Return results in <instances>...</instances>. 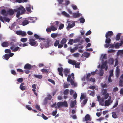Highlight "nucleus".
Returning a JSON list of instances; mask_svg holds the SVG:
<instances>
[{
    "mask_svg": "<svg viewBox=\"0 0 123 123\" xmlns=\"http://www.w3.org/2000/svg\"><path fill=\"white\" fill-rule=\"evenodd\" d=\"M71 6L72 8L74 10H76L78 9L77 7V6L74 4H72L71 5Z\"/></svg>",
    "mask_w": 123,
    "mask_h": 123,
    "instance_id": "c9c22d12",
    "label": "nucleus"
},
{
    "mask_svg": "<svg viewBox=\"0 0 123 123\" xmlns=\"http://www.w3.org/2000/svg\"><path fill=\"white\" fill-rule=\"evenodd\" d=\"M102 94L103 95L107 94L108 93H107V90L106 89H104L102 91Z\"/></svg>",
    "mask_w": 123,
    "mask_h": 123,
    "instance_id": "a18cd8bd",
    "label": "nucleus"
},
{
    "mask_svg": "<svg viewBox=\"0 0 123 123\" xmlns=\"http://www.w3.org/2000/svg\"><path fill=\"white\" fill-rule=\"evenodd\" d=\"M118 104V101L117 100L116 103H115L114 105L113 106V108H114L116 107Z\"/></svg>",
    "mask_w": 123,
    "mask_h": 123,
    "instance_id": "0e129e2a",
    "label": "nucleus"
},
{
    "mask_svg": "<svg viewBox=\"0 0 123 123\" xmlns=\"http://www.w3.org/2000/svg\"><path fill=\"white\" fill-rule=\"evenodd\" d=\"M80 63L79 62H77V63L76 62L75 65V67L76 68H80Z\"/></svg>",
    "mask_w": 123,
    "mask_h": 123,
    "instance_id": "a19ab883",
    "label": "nucleus"
},
{
    "mask_svg": "<svg viewBox=\"0 0 123 123\" xmlns=\"http://www.w3.org/2000/svg\"><path fill=\"white\" fill-rule=\"evenodd\" d=\"M30 41L29 44L32 46H37L38 43L37 42L35 41V39H34L31 37L29 39Z\"/></svg>",
    "mask_w": 123,
    "mask_h": 123,
    "instance_id": "7ed1b4c3",
    "label": "nucleus"
},
{
    "mask_svg": "<svg viewBox=\"0 0 123 123\" xmlns=\"http://www.w3.org/2000/svg\"><path fill=\"white\" fill-rule=\"evenodd\" d=\"M27 35L26 33L24 31H21V35L23 36H25Z\"/></svg>",
    "mask_w": 123,
    "mask_h": 123,
    "instance_id": "774afa93",
    "label": "nucleus"
},
{
    "mask_svg": "<svg viewBox=\"0 0 123 123\" xmlns=\"http://www.w3.org/2000/svg\"><path fill=\"white\" fill-rule=\"evenodd\" d=\"M19 49H20L19 47H18L17 46L15 48H14L12 50L14 52H16L18 51Z\"/></svg>",
    "mask_w": 123,
    "mask_h": 123,
    "instance_id": "de8ad7c7",
    "label": "nucleus"
},
{
    "mask_svg": "<svg viewBox=\"0 0 123 123\" xmlns=\"http://www.w3.org/2000/svg\"><path fill=\"white\" fill-rule=\"evenodd\" d=\"M19 88L22 91H24L26 89V87L25 86H20Z\"/></svg>",
    "mask_w": 123,
    "mask_h": 123,
    "instance_id": "473e14b6",
    "label": "nucleus"
},
{
    "mask_svg": "<svg viewBox=\"0 0 123 123\" xmlns=\"http://www.w3.org/2000/svg\"><path fill=\"white\" fill-rule=\"evenodd\" d=\"M104 95V99H106L109 97V95L108 93H107V94H105Z\"/></svg>",
    "mask_w": 123,
    "mask_h": 123,
    "instance_id": "e2e57ef3",
    "label": "nucleus"
},
{
    "mask_svg": "<svg viewBox=\"0 0 123 123\" xmlns=\"http://www.w3.org/2000/svg\"><path fill=\"white\" fill-rule=\"evenodd\" d=\"M9 43L7 42H5L1 43V45L3 47H7L9 45Z\"/></svg>",
    "mask_w": 123,
    "mask_h": 123,
    "instance_id": "a211bd4d",
    "label": "nucleus"
},
{
    "mask_svg": "<svg viewBox=\"0 0 123 123\" xmlns=\"http://www.w3.org/2000/svg\"><path fill=\"white\" fill-rule=\"evenodd\" d=\"M34 37L37 39H38L39 40H42L43 41V40L44 38H43L41 37H40L39 36L36 34H35L34 35Z\"/></svg>",
    "mask_w": 123,
    "mask_h": 123,
    "instance_id": "412c9836",
    "label": "nucleus"
},
{
    "mask_svg": "<svg viewBox=\"0 0 123 123\" xmlns=\"http://www.w3.org/2000/svg\"><path fill=\"white\" fill-rule=\"evenodd\" d=\"M88 92L89 94L93 96L95 95V92L94 91H92L91 90H88Z\"/></svg>",
    "mask_w": 123,
    "mask_h": 123,
    "instance_id": "bb28decb",
    "label": "nucleus"
},
{
    "mask_svg": "<svg viewBox=\"0 0 123 123\" xmlns=\"http://www.w3.org/2000/svg\"><path fill=\"white\" fill-rule=\"evenodd\" d=\"M35 107L38 110L41 111V109H40V107L39 106L36 105L35 106Z\"/></svg>",
    "mask_w": 123,
    "mask_h": 123,
    "instance_id": "338daca9",
    "label": "nucleus"
},
{
    "mask_svg": "<svg viewBox=\"0 0 123 123\" xmlns=\"http://www.w3.org/2000/svg\"><path fill=\"white\" fill-rule=\"evenodd\" d=\"M73 17L75 18H78L80 16V15L79 13H74L73 15Z\"/></svg>",
    "mask_w": 123,
    "mask_h": 123,
    "instance_id": "a878e982",
    "label": "nucleus"
},
{
    "mask_svg": "<svg viewBox=\"0 0 123 123\" xmlns=\"http://www.w3.org/2000/svg\"><path fill=\"white\" fill-rule=\"evenodd\" d=\"M9 44L11 46L10 49L12 50L15 46L18 45V43L17 42H12L9 43Z\"/></svg>",
    "mask_w": 123,
    "mask_h": 123,
    "instance_id": "423d86ee",
    "label": "nucleus"
},
{
    "mask_svg": "<svg viewBox=\"0 0 123 123\" xmlns=\"http://www.w3.org/2000/svg\"><path fill=\"white\" fill-rule=\"evenodd\" d=\"M85 119L86 121L91 120V119L89 114L86 115L85 117Z\"/></svg>",
    "mask_w": 123,
    "mask_h": 123,
    "instance_id": "4be33fe9",
    "label": "nucleus"
},
{
    "mask_svg": "<svg viewBox=\"0 0 123 123\" xmlns=\"http://www.w3.org/2000/svg\"><path fill=\"white\" fill-rule=\"evenodd\" d=\"M4 57L5 59L6 60H7L10 57L9 55L8 54H5L4 56Z\"/></svg>",
    "mask_w": 123,
    "mask_h": 123,
    "instance_id": "7c9ffc66",
    "label": "nucleus"
},
{
    "mask_svg": "<svg viewBox=\"0 0 123 123\" xmlns=\"http://www.w3.org/2000/svg\"><path fill=\"white\" fill-rule=\"evenodd\" d=\"M48 80L52 83L53 84L55 85V81L53 80H52L51 79H49Z\"/></svg>",
    "mask_w": 123,
    "mask_h": 123,
    "instance_id": "bf43d9fd",
    "label": "nucleus"
},
{
    "mask_svg": "<svg viewBox=\"0 0 123 123\" xmlns=\"http://www.w3.org/2000/svg\"><path fill=\"white\" fill-rule=\"evenodd\" d=\"M57 112V111L56 110H55L54 111H53L52 113V115L53 116H55V115Z\"/></svg>",
    "mask_w": 123,
    "mask_h": 123,
    "instance_id": "69168bd1",
    "label": "nucleus"
},
{
    "mask_svg": "<svg viewBox=\"0 0 123 123\" xmlns=\"http://www.w3.org/2000/svg\"><path fill=\"white\" fill-rule=\"evenodd\" d=\"M70 72V69L66 68L64 69L63 72L64 73L65 76L66 77L68 75V74Z\"/></svg>",
    "mask_w": 123,
    "mask_h": 123,
    "instance_id": "9d476101",
    "label": "nucleus"
},
{
    "mask_svg": "<svg viewBox=\"0 0 123 123\" xmlns=\"http://www.w3.org/2000/svg\"><path fill=\"white\" fill-rule=\"evenodd\" d=\"M43 41L40 43V47L41 49H43L44 47L46 48L52 45V42L49 39L44 38Z\"/></svg>",
    "mask_w": 123,
    "mask_h": 123,
    "instance_id": "f257e3e1",
    "label": "nucleus"
},
{
    "mask_svg": "<svg viewBox=\"0 0 123 123\" xmlns=\"http://www.w3.org/2000/svg\"><path fill=\"white\" fill-rule=\"evenodd\" d=\"M56 105L58 108H60L61 107H62L61 102H58L56 104Z\"/></svg>",
    "mask_w": 123,
    "mask_h": 123,
    "instance_id": "09e8293b",
    "label": "nucleus"
},
{
    "mask_svg": "<svg viewBox=\"0 0 123 123\" xmlns=\"http://www.w3.org/2000/svg\"><path fill=\"white\" fill-rule=\"evenodd\" d=\"M90 76L91 74H88L87 75L86 78V79L87 81H89V80L90 79L89 78L90 77Z\"/></svg>",
    "mask_w": 123,
    "mask_h": 123,
    "instance_id": "603ef678",
    "label": "nucleus"
},
{
    "mask_svg": "<svg viewBox=\"0 0 123 123\" xmlns=\"http://www.w3.org/2000/svg\"><path fill=\"white\" fill-rule=\"evenodd\" d=\"M112 117L115 118H117V115L116 113L115 112H113L112 113Z\"/></svg>",
    "mask_w": 123,
    "mask_h": 123,
    "instance_id": "c756f323",
    "label": "nucleus"
},
{
    "mask_svg": "<svg viewBox=\"0 0 123 123\" xmlns=\"http://www.w3.org/2000/svg\"><path fill=\"white\" fill-rule=\"evenodd\" d=\"M80 22L82 23H84L85 21V19L84 18H81L80 19Z\"/></svg>",
    "mask_w": 123,
    "mask_h": 123,
    "instance_id": "6e6d98bb",
    "label": "nucleus"
},
{
    "mask_svg": "<svg viewBox=\"0 0 123 123\" xmlns=\"http://www.w3.org/2000/svg\"><path fill=\"white\" fill-rule=\"evenodd\" d=\"M120 74V70L118 66L116 67V77L117 78H118L119 77Z\"/></svg>",
    "mask_w": 123,
    "mask_h": 123,
    "instance_id": "f8f14e48",
    "label": "nucleus"
},
{
    "mask_svg": "<svg viewBox=\"0 0 123 123\" xmlns=\"http://www.w3.org/2000/svg\"><path fill=\"white\" fill-rule=\"evenodd\" d=\"M113 58H110L108 61V63L111 65L113 63Z\"/></svg>",
    "mask_w": 123,
    "mask_h": 123,
    "instance_id": "c85d7f7f",
    "label": "nucleus"
},
{
    "mask_svg": "<svg viewBox=\"0 0 123 123\" xmlns=\"http://www.w3.org/2000/svg\"><path fill=\"white\" fill-rule=\"evenodd\" d=\"M48 99L47 98H45L43 102V105H46L48 103Z\"/></svg>",
    "mask_w": 123,
    "mask_h": 123,
    "instance_id": "cd10ccee",
    "label": "nucleus"
},
{
    "mask_svg": "<svg viewBox=\"0 0 123 123\" xmlns=\"http://www.w3.org/2000/svg\"><path fill=\"white\" fill-rule=\"evenodd\" d=\"M41 71L43 73H45L46 74L48 73V71L46 69H41Z\"/></svg>",
    "mask_w": 123,
    "mask_h": 123,
    "instance_id": "4d7b16f0",
    "label": "nucleus"
},
{
    "mask_svg": "<svg viewBox=\"0 0 123 123\" xmlns=\"http://www.w3.org/2000/svg\"><path fill=\"white\" fill-rule=\"evenodd\" d=\"M62 14L63 15H64L65 16L67 17H68L69 16V14H68L65 11L62 12Z\"/></svg>",
    "mask_w": 123,
    "mask_h": 123,
    "instance_id": "37998d69",
    "label": "nucleus"
},
{
    "mask_svg": "<svg viewBox=\"0 0 123 123\" xmlns=\"http://www.w3.org/2000/svg\"><path fill=\"white\" fill-rule=\"evenodd\" d=\"M113 35V33L111 31H108L107 33H106L105 37L106 38L111 37V36Z\"/></svg>",
    "mask_w": 123,
    "mask_h": 123,
    "instance_id": "0eeeda50",
    "label": "nucleus"
},
{
    "mask_svg": "<svg viewBox=\"0 0 123 123\" xmlns=\"http://www.w3.org/2000/svg\"><path fill=\"white\" fill-rule=\"evenodd\" d=\"M17 81L19 83H22L23 81V79L22 78H20L17 79Z\"/></svg>",
    "mask_w": 123,
    "mask_h": 123,
    "instance_id": "5fc2aeb1",
    "label": "nucleus"
},
{
    "mask_svg": "<svg viewBox=\"0 0 123 123\" xmlns=\"http://www.w3.org/2000/svg\"><path fill=\"white\" fill-rule=\"evenodd\" d=\"M87 100L88 99H87L86 98L83 101V102L81 103V105L82 107H83L86 105L87 102Z\"/></svg>",
    "mask_w": 123,
    "mask_h": 123,
    "instance_id": "aec40b11",
    "label": "nucleus"
},
{
    "mask_svg": "<svg viewBox=\"0 0 123 123\" xmlns=\"http://www.w3.org/2000/svg\"><path fill=\"white\" fill-rule=\"evenodd\" d=\"M34 77L35 78H37L39 79H41L42 78L43 76L42 75H37L34 74L33 75Z\"/></svg>",
    "mask_w": 123,
    "mask_h": 123,
    "instance_id": "dca6fc26",
    "label": "nucleus"
},
{
    "mask_svg": "<svg viewBox=\"0 0 123 123\" xmlns=\"http://www.w3.org/2000/svg\"><path fill=\"white\" fill-rule=\"evenodd\" d=\"M76 62V61L75 60H69L68 61V63L69 64L73 65H74L75 64V63Z\"/></svg>",
    "mask_w": 123,
    "mask_h": 123,
    "instance_id": "4468645a",
    "label": "nucleus"
},
{
    "mask_svg": "<svg viewBox=\"0 0 123 123\" xmlns=\"http://www.w3.org/2000/svg\"><path fill=\"white\" fill-rule=\"evenodd\" d=\"M110 75L109 76L112 77L113 76V70H111L109 71Z\"/></svg>",
    "mask_w": 123,
    "mask_h": 123,
    "instance_id": "c03bdc74",
    "label": "nucleus"
},
{
    "mask_svg": "<svg viewBox=\"0 0 123 123\" xmlns=\"http://www.w3.org/2000/svg\"><path fill=\"white\" fill-rule=\"evenodd\" d=\"M50 28L52 31H54L57 30V27L53 25H51L50 27Z\"/></svg>",
    "mask_w": 123,
    "mask_h": 123,
    "instance_id": "f3484780",
    "label": "nucleus"
},
{
    "mask_svg": "<svg viewBox=\"0 0 123 123\" xmlns=\"http://www.w3.org/2000/svg\"><path fill=\"white\" fill-rule=\"evenodd\" d=\"M58 35V34L56 33H53L51 34V36L52 38H54L56 37Z\"/></svg>",
    "mask_w": 123,
    "mask_h": 123,
    "instance_id": "72a5a7b5",
    "label": "nucleus"
},
{
    "mask_svg": "<svg viewBox=\"0 0 123 123\" xmlns=\"http://www.w3.org/2000/svg\"><path fill=\"white\" fill-rule=\"evenodd\" d=\"M60 41L59 40H56L54 43V45L55 47H56L59 44Z\"/></svg>",
    "mask_w": 123,
    "mask_h": 123,
    "instance_id": "2f4dec72",
    "label": "nucleus"
},
{
    "mask_svg": "<svg viewBox=\"0 0 123 123\" xmlns=\"http://www.w3.org/2000/svg\"><path fill=\"white\" fill-rule=\"evenodd\" d=\"M121 34H120L118 33L116 36V40H119L120 38V36Z\"/></svg>",
    "mask_w": 123,
    "mask_h": 123,
    "instance_id": "49530a36",
    "label": "nucleus"
},
{
    "mask_svg": "<svg viewBox=\"0 0 123 123\" xmlns=\"http://www.w3.org/2000/svg\"><path fill=\"white\" fill-rule=\"evenodd\" d=\"M57 70L59 72V74L62 77H63V74L62 73V72L63 70V69L62 67L59 68H58Z\"/></svg>",
    "mask_w": 123,
    "mask_h": 123,
    "instance_id": "1a4fd4ad",
    "label": "nucleus"
},
{
    "mask_svg": "<svg viewBox=\"0 0 123 123\" xmlns=\"http://www.w3.org/2000/svg\"><path fill=\"white\" fill-rule=\"evenodd\" d=\"M61 103L62 107H68V103L66 101H65L63 102H61Z\"/></svg>",
    "mask_w": 123,
    "mask_h": 123,
    "instance_id": "6ab92c4d",
    "label": "nucleus"
},
{
    "mask_svg": "<svg viewBox=\"0 0 123 123\" xmlns=\"http://www.w3.org/2000/svg\"><path fill=\"white\" fill-rule=\"evenodd\" d=\"M75 104L74 103V101H71V103L70 104V107L72 108H73L74 107Z\"/></svg>",
    "mask_w": 123,
    "mask_h": 123,
    "instance_id": "ea45409f",
    "label": "nucleus"
},
{
    "mask_svg": "<svg viewBox=\"0 0 123 123\" xmlns=\"http://www.w3.org/2000/svg\"><path fill=\"white\" fill-rule=\"evenodd\" d=\"M30 106L28 105H26L25 106V107L28 110L31 111L32 109V108L30 107Z\"/></svg>",
    "mask_w": 123,
    "mask_h": 123,
    "instance_id": "052dcab7",
    "label": "nucleus"
},
{
    "mask_svg": "<svg viewBox=\"0 0 123 123\" xmlns=\"http://www.w3.org/2000/svg\"><path fill=\"white\" fill-rule=\"evenodd\" d=\"M69 90L68 89H65L63 92V94L64 95H67L68 93Z\"/></svg>",
    "mask_w": 123,
    "mask_h": 123,
    "instance_id": "58836bf2",
    "label": "nucleus"
},
{
    "mask_svg": "<svg viewBox=\"0 0 123 123\" xmlns=\"http://www.w3.org/2000/svg\"><path fill=\"white\" fill-rule=\"evenodd\" d=\"M106 61H105L104 64H102L101 66V69H104L105 67L106 66Z\"/></svg>",
    "mask_w": 123,
    "mask_h": 123,
    "instance_id": "8fccbe9b",
    "label": "nucleus"
},
{
    "mask_svg": "<svg viewBox=\"0 0 123 123\" xmlns=\"http://www.w3.org/2000/svg\"><path fill=\"white\" fill-rule=\"evenodd\" d=\"M70 85V84L64 83L63 85V86L64 88H67Z\"/></svg>",
    "mask_w": 123,
    "mask_h": 123,
    "instance_id": "13d9d810",
    "label": "nucleus"
},
{
    "mask_svg": "<svg viewBox=\"0 0 123 123\" xmlns=\"http://www.w3.org/2000/svg\"><path fill=\"white\" fill-rule=\"evenodd\" d=\"M75 25V24L74 23H72L71 24L70 23H68L67 28V29L72 28Z\"/></svg>",
    "mask_w": 123,
    "mask_h": 123,
    "instance_id": "2eb2a0df",
    "label": "nucleus"
},
{
    "mask_svg": "<svg viewBox=\"0 0 123 123\" xmlns=\"http://www.w3.org/2000/svg\"><path fill=\"white\" fill-rule=\"evenodd\" d=\"M106 38L105 42L106 44L104 45V47L105 48H108L109 47V44L111 43V40L110 37Z\"/></svg>",
    "mask_w": 123,
    "mask_h": 123,
    "instance_id": "39448f33",
    "label": "nucleus"
},
{
    "mask_svg": "<svg viewBox=\"0 0 123 123\" xmlns=\"http://www.w3.org/2000/svg\"><path fill=\"white\" fill-rule=\"evenodd\" d=\"M3 19L5 21L7 22H9L10 20V19L9 18H7L5 17H3Z\"/></svg>",
    "mask_w": 123,
    "mask_h": 123,
    "instance_id": "e433bc0d",
    "label": "nucleus"
},
{
    "mask_svg": "<svg viewBox=\"0 0 123 123\" xmlns=\"http://www.w3.org/2000/svg\"><path fill=\"white\" fill-rule=\"evenodd\" d=\"M15 12H17L16 16L17 18H18L20 15L24 14L25 11V9L22 6L21 7H18L15 9Z\"/></svg>",
    "mask_w": 123,
    "mask_h": 123,
    "instance_id": "f03ea898",
    "label": "nucleus"
},
{
    "mask_svg": "<svg viewBox=\"0 0 123 123\" xmlns=\"http://www.w3.org/2000/svg\"><path fill=\"white\" fill-rule=\"evenodd\" d=\"M27 38H21L20 39V41L23 42H25L27 41Z\"/></svg>",
    "mask_w": 123,
    "mask_h": 123,
    "instance_id": "680f3d73",
    "label": "nucleus"
},
{
    "mask_svg": "<svg viewBox=\"0 0 123 123\" xmlns=\"http://www.w3.org/2000/svg\"><path fill=\"white\" fill-rule=\"evenodd\" d=\"M80 54L78 53H76L73 54V55L75 57H79L80 55Z\"/></svg>",
    "mask_w": 123,
    "mask_h": 123,
    "instance_id": "3c124183",
    "label": "nucleus"
},
{
    "mask_svg": "<svg viewBox=\"0 0 123 123\" xmlns=\"http://www.w3.org/2000/svg\"><path fill=\"white\" fill-rule=\"evenodd\" d=\"M32 67L31 65L29 63L26 64L24 67V68L25 69L30 70Z\"/></svg>",
    "mask_w": 123,
    "mask_h": 123,
    "instance_id": "9b49d317",
    "label": "nucleus"
},
{
    "mask_svg": "<svg viewBox=\"0 0 123 123\" xmlns=\"http://www.w3.org/2000/svg\"><path fill=\"white\" fill-rule=\"evenodd\" d=\"M67 41V39L65 38L62 39L60 42V44H59L58 46V48H61L63 47V45Z\"/></svg>",
    "mask_w": 123,
    "mask_h": 123,
    "instance_id": "20e7f679",
    "label": "nucleus"
},
{
    "mask_svg": "<svg viewBox=\"0 0 123 123\" xmlns=\"http://www.w3.org/2000/svg\"><path fill=\"white\" fill-rule=\"evenodd\" d=\"M84 57H85L88 58L90 55V54L87 52H84Z\"/></svg>",
    "mask_w": 123,
    "mask_h": 123,
    "instance_id": "79ce46f5",
    "label": "nucleus"
},
{
    "mask_svg": "<svg viewBox=\"0 0 123 123\" xmlns=\"http://www.w3.org/2000/svg\"><path fill=\"white\" fill-rule=\"evenodd\" d=\"M74 43V40L73 39H70L69 40L68 44L72 45Z\"/></svg>",
    "mask_w": 123,
    "mask_h": 123,
    "instance_id": "f704fd0d",
    "label": "nucleus"
},
{
    "mask_svg": "<svg viewBox=\"0 0 123 123\" xmlns=\"http://www.w3.org/2000/svg\"><path fill=\"white\" fill-rule=\"evenodd\" d=\"M30 22L31 23H33L35 22V20H36V18L34 17H31L30 18Z\"/></svg>",
    "mask_w": 123,
    "mask_h": 123,
    "instance_id": "b1692460",
    "label": "nucleus"
},
{
    "mask_svg": "<svg viewBox=\"0 0 123 123\" xmlns=\"http://www.w3.org/2000/svg\"><path fill=\"white\" fill-rule=\"evenodd\" d=\"M8 13L10 15H12L14 13V11L12 9H10L7 11Z\"/></svg>",
    "mask_w": 123,
    "mask_h": 123,
    "instance_id": "393cba45",
    "label": "nucleus"
},
{
    "mask_svg": "<svg viewBox=\"0 0 123 123\" xmlns=\"http://www.w3.org/2000/svg\"><path fill=\"white\" fill-rule=\"evenodd\" d=\"M64 25L62 24H61L58 28V29L59 30H61L64 27Z\"/></svg>",
    "mask_w": 123,
    "mask_h": 123,
    "instance_id": "864d4df0",
    "label": "nucleus"
},
{
    "mask_svg": "<svg viewBox=\"0 0 123 123\" xmlns=\"http://www.w3.org/2000/svg\"><path fill=\"white\" fill-rule=\"evenodd\" d=\"M69 82H70L71 85L72 86H77V84L74 82L73 80L72 79H70V81Z\"/></svg>",
    "mask_w": 123,
    "mask_h": 123,
    "instance_id": "5701e85b",
    "label": "nucleus"
},
{
    "mask_svg": "<svg viewBox=\"0 0 123 123\" xmlns=\"http://www.w3.org/2000/svg\"><path fill=\"white\" fill-rule=\"evenodd\" d=\"M119 86L122 87L123 86V80H120L119 82Z\"/></svg>",
    "mask_w": 123,
    "mask_h": 123,
    "instance_id": "4c0bfd02",
    "label": "nucleus"
},
{
    "mask_svg": "<svg viewBox=\"0 0 123 123\" xmlns=\"http://www.w3.org/2000/svg\"><path fill=\"white\" fill-rule=\"evenodd\" d=\"M112 101H110L108 100H106L105 101V106H108L110 105V104L112 103Z\"/></svg>",
    "mask_w": 123,
    "mask_h": 123,
    "instance_id": "ddd939ff",
    "label": "nucleus"
},
{
    "mask_svg": "<svg viewBox=\"0 0 123 123\" xmlns=\"http://www.w3.org/2000/svg\"><path fill=\"white\" fill-rule=\"evenodd\" d=\"M21 22H22V25L23 26H25L27 25L29 23V22L26 19L22 20Z\"/></svg>",
    "mask_w": 123,
    "mask_h": 123,
    "instance_id": "6e6552de",
    "label": "nucleus"
}]
</instances>
